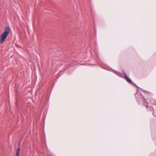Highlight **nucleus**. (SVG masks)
I'll return each mask as SVG.
<instances>
[{
    "mask_svg": "<svg viewBox=\"0 0 156 156\" xmlns=\"http://www.w3.org/2000/svg\"><path fill=\"white\" fill-rule=\"evenodd\" d=\"M138 91H139V90H138V89H137V92L136 93V94H137V92H138Z\"/></svg>",
    "mask_w": 156,
    "mask_h": 156,
    "instance_id": "10",
    "label": "nucleus"
},
{
    "mask_svg": "<svg viewBox=\"0 0 156 156\" xmlns=\"http://www.w3.org/2000/svg\"><path fill=\"white\" fill-rule=\"evenodd\" d=\"M20 147H19L17 148L16 152V156H20Z\"/></svg>",
    "mask_w": 156,
    "mask_h": 156,
    "instance_id": "6",
    "label": "nucleus"
},
{
    "mask_svg": "<svg viewBox=\"0 0 156 156\" xmlns=\"http://www.w3.org/2000/svg\"><path fill=\"white\" fill-rule=\"evenodd\" d=\"M123 73L124 75V77L125 79L126 80V81L128 82L129 83L132 84V83H133L132 80L129 78L126 75L125 73V72L123 71Z\"/></svg>",
    "mask_w": 156,
    "mask_h": 156,
    "instance_id": "5",
    "label": "nucleus"
},
{
    "mask_svg": "<svg viewBox=\"0 0 156 156\" xmlns=\"http://www.w3.org/2000/svg\"><path fill=\"white\" fill-rule=\"evenodd\" d=\"M140 90L144 93V95H142L140 94V95L143 97L142 98H140L139 96H136V99L137 101L139 103V104L140 105L141 104L142 102L147 101L146 99L151 95H152V94L151 92L144 90L141 88H140Z\"/></svg>",
    "mask_w": 156,
    "mask_h": 156,
    "instance_id": "1",
    "label": "nucleus"
},
{
    "mask_svg": "<svg viewBox=\"0 0 156 156\" xmlns=\"http://www.w3.org/2000/svg\"><path fill=\"white\" fill-rule=\"evenodd\" d=\"M10 30V28L9 27L6 26L5 28L4 32L2 33L1 36L0 43H2L6 39L9 33Z\"/></svg>",
    "mask_w": 156,
    "mask_h": 156,
    "instance_id": "2",
    "label": "nucleus"
},
{
    "mask_svg": "<svg viewBox=\"0 0 156 156\" xmlns=\"http://www.w3.org/2000/svg\"><path fill=\"white\" fill-rule=\"evenodd\" d=\"M141 104H143L144 106L146 107L148 111H151L152 110L153 111V115L154 116H155L154 114V110L153 107L152 106L148 107V103L147 101L142 102V103Z\"/></svg>",
    "mask_w": 156,
    "mask_h": 156,
    "instance_id": "3",
    "label": "nucleus"
},
{
    "mask_svg": "<svg viewBox=\"0 0 156 156\" xmlns=\"http://www.w3.org/2000/svg\"><path fill=\"white\" fill-rule=\"evenodd\" d=\"M153 105H156V100H155V101H154V103Z\"/></svg>",
    "mask_w": 156,
    "mask_h": 156,
    "instance_id": "9",
    "label": "nucleus"
},
{
    "mask_svg": "<svg viewBox=\"0 0 156 156\" xmlns=\"http://www.w3.org/2000/svg\"><path fill=\"white\" fill-rule=\"evenodd\" d=\"M114 72L115 74H116L119 76H120L122 75V74L120 73H119L117 71H115Z\"/></svg>",
    "mask_w": 156,
    "mask_h": 156,
    "instance_id": "7",
    "label": "nucleus"
},
{
    "mask_svg": "<svg viewBox=\"0 0 156 156\" xmlns=\"http://www.w3.org/2000/svg\"><path fill=\"white\" fill-rule=\"evenodd\" d=\"M132 85L135 86V87H136L137 88H138L139 89H140V87H138L136 84H135V83H133L132 84Z\"/></svg>",
    "mask_w": 156,
    "mask_h": 156,
    "instance_id": "8",
    "label": "nucleus"
},
{
    "mask_svg": "<svg viewBox=\"0 0 156 156\" xmlns=\"http://www.w3.org/2000/svg\"><path fill=\"white\" fill-rule=\"evenodd\" d=\"M149 100L150 102L152 105H153L156 99L153 98V94H152V95H151L150 96L147 97V98L146 99V100Z\"/></svg>",
    "mask_w": 156,
    "mask_h": 156,
    "instance_id": "4",
    "label": "nucleus"
}]
</instances>
